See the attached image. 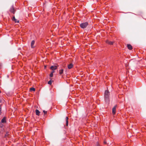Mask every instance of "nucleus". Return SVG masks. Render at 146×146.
<instances>
[{
  "label": "nucleus",
  "mask_w": 146,
  "mask_h": 146,
  "mask_svg": "<svg viewBox=\"0 0 146 146\" xmlns=\"http://www.w3.org/2000/svg\"><path fill=\"white\" fill-rule=\"evenodd\" d=\"M43 112L44 113V114H46V113H47V111H44V110L43 111Z\"/></svg>",
  "instance_id": "a211bd4d"
},
{
  "label": "nucleus",
  "mask_w": 146,
  "mask_h": 146,
  "mask_svg": "<svg viewBox=\"0 0 146 146\" xmlns=\"http://www.w3.org/2000/svg\"><path fill=\"white\" fill-rule=\"evenodd\" d=\"M68 117H66V126H68Z\"/></svg>",
  "instance_id": "1a4fd4ad"
},
{
  "label": "nucleus",
  "mask_w": 146,
  "mask_h": 146,
  "mask_svg": "<svg viewBox=\"0 0 146 146\" xmlns=\"http://www.w3.org/2000/svg\"><path fill=\"white\" fill-rule=\"evenodd\" d=\"M104 143L105 144L106 143V141H104Z\"/></svg>",
  "instance_id": "b1692460"
},
{
  "label": "nucleus",
  "mask_w": 146,
  "mask_h": 146,
  "mask_svg": "<svg viewBox=\"0 0 146 146\" xmlns=\"http://www.w3.org/2000/svg\"><path fill=\"white\" fill-rule=\"evenodd\" d=\"M15 21V22H16H16H17V23H19V21H17V20H15V21Z\"/></svg>",
  "instance_id": "412c9836"
},
{
  "label": "nucleus",
  "mask_w": 146,
  "mask_h": 146,
  "mask_svg": "<svg viewBox=\"0 0 146 146\" xmlns=\"http://www.w3.org/2000/svg\"><path fill=\"white\" fill-rule=\"evenodd\" d=\"M48 84H49L51 85V84H52V81H51V80H50L48 82Z\"/></svg>",
  "instance_id": "2eb2a0df"
},
{
  "label": "nucleus",
  "mask_w": 146,
  "mask_h": 146,
  "mask_svg": "<svg viewBox=\"0 0 146 146\" xmlns=\"http://www.w3.org/2000/svg\"><path fill=\"white\" fill-rule=\"evenodd\" d=\"M8 133V132H7L6 133V134L5 135V137H6L7 136V134Z\"/></svg>",
  "instance_id": "5701e85b"
},
{
  "label": "nucleus",
  "mask_w": 146,
  "mask_h": 146,
  "mask_svg": "<svg viewBox=\"0 0 146 146\" xmlns=\"http://www.w3.org/2000/svg\"><path fill=\"white\" fill-rule=\"evenodd\" d=\"M10 11L11 12L13 13V14H14L15 13V9H14V8L13 7H12L10 9Z\"/></svg>",
  "instance_id": "20e7f679"
},
{
  "label": "nucleus",
  "mask_w": 146,
  "mask_h": 146,
  "mask_svg": "<svg viewBox=\"0 0 146 146\" xmlns=\"http://www.w3.org/2000/svg\"><path fill=\"white\" fill-rule=\"evenodd\" d=\"M1 122L2 123H5L6 122V119L5 117H3L1 120Z\"/></svg>",
  "instance_id": "f8f14e48"
},
{
  "label": "nucleus",
  "mask_w": 146,
  "mask_h": 146,
  "mask_svg": "<svg viewBox=\"0 0 146 146\" xmlns=\"http://www.w3.org/2000/svg\"><path fill=\"white\" fill-rule=\"evenodd\" d=\"M36 113L37 115H40V112L38 110H35Z\"/></svg>",
  "instance_id": "9b49d317"
},
{
  "label": "nucleus",
  "mask_w": 146,
  "mask_h": 146,
  "mask_svg": "<svg viewBox=\"0 0 146 146\" xmlns=\"http://www.w3.org/2000/svg\"><path fill=\"white\" fill-rule=\"evenodd\" d=\"M116 111V107L115 106H114L112 109V113L114 114L115 113Z\"/></svg>",
  "instance_id": "6e6552de"
},
{
  "label": "nucleus",
  "mask_w": 146,
  "mask_h": 146,
  "mask_svg": "<svg viewBox=\"0 0 146 146\" xmlns=\"http://www.w3.org/2000/svg\"><path fill=\"white\" fill-rule=\"evenodd\" d=\"M53 76V74L51 73L50 75V77H52Z\"/></svg>",
  "instance_id": "dca6fc26"
},
{
  "label": "nucleus",
  "mask_w": 146,
  "mask_h": 146,
  "mask_svg": "<svg viewBox=\"0 0 146 146\" xmlns=\"http://www.w3.org/2000/svg\"><path fill=\"white\" fill-rule=\"evenodd\" d=\"M88 25V22H86L84 23H83L80 24V27L83 29L86 28Z\"/></svg>",
  "instance_id": "f03ea898"
},
{
  "label": "nucleus",
  "mask_w": 146,
  "mask_h": 146,
  "mask_svg": "<svg viewBox=\"0 0 146 146\" xmlns=\"http://www.w3.org/2000/svg\"><path fill=\"white\" fill-rule=\"evenodd\" d=\"M13 21H15V20H16V19H15V17H13Z\"/></svg>",
  "instance_id": "6ab92c4d"
},
{
  "label": "nucleus",
  "mask_w": 146,
  "mask_h": 146,
  "mask_svg": "<svg viewBox=\"0 0 146 146\" xmlns=\"http://www.w3.org/2000/svg\"><path fill=\"white\" fill-rule=\"evenodd\" d=\"M106 43L110 45H112L113 44V42L112 41H109L108 40L106 41Z\"/></svg>",
  "instance_id": "0eeeda50"
},
{
  "label": "nucleus",
  "mask_w": 146,
  "mask_h": 146,
  "mask_svg": "<svg viewBox=\"0 0 146 146\" xmlns=\"http://www.w3.org/2000/svg\"><path fill=\"white\" fill-rule=\"evenodd\" d=\"M110 92L108 90H105L104 93L105 100L107 103H108L109 102Z\"/></svg>",
  "instance_id": "f257e3e1"
},
{
  "label": "nucleus",
  "mask_w": 146,
  "mask_h": 146,
  "mask_svg": "<svg viewBox=\"0 0 146 146\" xmlns=\"http://www.w3.org/2000/svg\"><path fill=\"white\" fill-rule=\"evenodd\" d=\"M73 64H70L68 65V67L69 69H70L73 67Z\"/></svg>",
  "instance_id": "423d86ee"
},
{
  "label": "nucleus",
  "mask_w": 146,
  "mask_h": 146,
  "mask_svg": "<svg viewBox=\"0 0 146 146\" xmlns=\"http://www.w3.org/2000/svg\"><path fill=\"white\" fill-rule=\"evenodd\" d=\"M96 146H100V145L98 143H97L96 144Z\"/></svg>",
  "instance_id": "aec40b11"
},
{
  "label": "nucleus",
  "mask_w": 146,
  "mask_h": 146,
  "mask_svg": "<svg viewBox=\"0 0 146 146\" xmlns=\"http://www.w3.org/2000/svg\"><path fill=\"white\" fill-rule=\"evenodd\" d=\"M55 72L54 70H52V71L51 73L53 74Z\"/></svg>",
  "instance_id": "4be33fe9"
},
{
  "label": "nucleus",
  "mask_w": 146,
  "mask_h": 146,
  "mask_svg": "<svg viewBox=\"0 0 146 146\" xmlns=\"http://www.w3.org/2000/svg\"><path fill=\"white\" fill-rule=\"evenodd\" d=\"M127 47L129 50H131L132 48V46L129 44H128L127 45Z\"/></svg>",
  "instance_id": "9d476101"
},
{
  "label": "nucleus",
  "mask_w": 146,
  "mask_h": 146,
  "mask_svg": "<svg viewBox=\"0 0 146 146\" xmlns=\"http://www.w3.org/2000/svg\"><path fill=\"white\" fill-rule=\"evenodd\" d=\"M63 71H64V70L63 69H62L60 70L59 71V73L60 74V75H61V74H63Z\"/></svg>",
  "instance_id": "ddd939ff"
},
{
  "label": "nucleus",
  "mask_w": 146,
  "mask_h": 146,
  "mask_svg": "<svg viewBox=\"0 0 146 146\" xmlns=\"http://www.w3.org/2000/svg\"><path fill=\"white\" fill-rule=\"evenodd\" d=\"M1 91H0V93H1Z\"/></svg>",
  "instance_id": "393cba45"
},
{
  "label": "nucleus",
  "mask_w": 146,
  "mask_h": 146,
  "mask_svg": "<svg viewBox=\"0 0 146 146\" xmlns=\"http://www.w3.org/2000/svg\"><path fill=\"white\" fill-rule=\"evenodd\" d=\"M30 90L31 91H35V89L34 88H30Z\"/></svg>",
  "instance_id": "4468645a"
},
{
  "label": "nucleus",
  "mask_w": 146,
  "mask_h": 146,
  "mask_svg": "<svg viewBox=\"0 0 146 146\" xmlns=\"http://www.w3.org/2000/svg\"><path fill=\"white\" fill-rule=\"evenodd\" d=\"M57 66L56 65L51 66L50 67V69L52 70H55L57 69Z\"/></svg>",
  "instance_id": "7ed1b4c3"
},
{
  "label": "nucleus",
  "mask_w": 146,
  "mask_h": 146,
  "mask_svg": "<svg viewBox=\"0 0 146 146\" xmlns=\"http://www.w3.org/2000/svg\"><path fill=\"white\" fill-rule=\"evenodd\" d=\"M1 105H0V114L1 113Z\"/></svg>",
  "instance_id": "f3484780"
},
{
  "label": "nucleus",
  "mask_w": 146,
  "mask_h": 146,
  "mask_svg": "<svg viewBox=\"0 0 146 146\" xmlns=\"http://www.w3.org/2000/svg\"><path fill=\"white\" fill-rule=\"evenodd\" d=\"M35 42L34 40H33L31 42V47L32 48H34L35 46H34V44H35Z\"/></svg>",
  "instance_id": "39448f33"
}]
</instances>
